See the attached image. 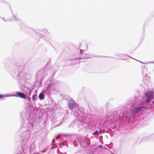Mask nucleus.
Returning <instances> with one entry per match:
<instances>
[{"mask_svg":"<svg viewBox=\"0 0 154 154\" xmlns=\"http://www.w3.org/2000/svg\"><path fill=\"white\" fill-rule=\"evenodd\" d=\"M22 118L21 123V128H24L26 130L22 132L20 134V137L22 139L21 143L22 150L24 153L27 152L30 153L35 146V143L34 141L30 143L29 142V140L31 134L30 131L33 130L38 125L36 120L33 117L32 114H30L29 112H26L24 116L22 115Z\"/></svg>","mask_w":154,"mask_h":154,"instance_id":"1","label":"nucleus"},{"mask_svg":"<svg viewBox=\"0 0 154 154\" xmlns=\"http://www.w3.org/2000/svg\"><path fill=\"white\" fill-rule=\"evenodd\" d=\"M148 107L146 106H135L128 110L121 111H110L107 115L106 122L111 121V122L117 121L126 118V120L131 121L137 116V114L142 111H144Z\"/></svg>","mask_w":154,"mask_h":154,"instance_id":"2","label":"nucleus"},{"mask_svg":"<svg viewBox=\"0 0 154 154\" xmlns=\"http://www.w3.org/2000/svg\"><path fill=\"white\" fill-rule=\"evenodd\" d=\"M4 68L8 70L9 72L14 78L18 80V81L22 85L24 84L25 80L27 78L26 77V73L23 71V66L25 65L20 66V63H16L11 66L10 68L8 63L5 61L4 62Z\"/></svg>","mask_w":154,"mask_h":154,"instance_id":"3","label":"nucleus"},{"mask_svg":"<svg viewBox=\"0 0 154 154\" xmlns=\"http://www.w3.org/2000/svg\"><path fill=\"white\" fill-rule=\"evenodd\" d=\"M88 114L87 110L79 107L74 112V116L83 120L80 121L79 125V127L82 129L87 127L92 122L90 116L88 115Z\"/></svg>","mask_w":154,"mask_h":154,"instance_id":"4","label":"nucleus"},{"mask_svg":"<svg viewBox=\"0 0 154 154\" xmlns=\"http://www.w3.org/2000/svg\"><path fill=\"white\" fill-rule=\"evenodd\" d=\"M78 141L81 146L83 148L86 146H88L90 145V140L86 137H84L78 138Z\"/></svg>","mask_w":154,"mask_h":154,"instance_id":"5","label":"nucleus"},{"mask_svg":"<svg viewBox=\"0 0 154 154\" xmlns=\"http://www.w3.org/2000/svg\"><path fill=\"white\" fill-rule=\"evenodd\" d=\"M68 108L72 110L77 107L78 106V104L73 99H71L68 102Z\"/></svg>","mask_w":154,"mask_h":154,"instance_id":"6","label":"nucleus"},{"mask_svg":"<svg viewBox=\"0 0 154 154\" xmlns=\"http://www.w3.org/2000/svg\"><path fill=\"white\" fill-rule=\"evenodd\" d=\"M17 95H13L11 96L19 97L23 99H26V96L23 92H15Z\"/></svg>","mask_w":154,"mask_h":154,"instance_id":"7","label":"nucleus"},{"mask_svg":"<svg viewBox=\"0 0 154 154\" xmlns=\"http://www.w3.org/2000/svg\"><path fill=\"white\" fill-rule=\"evenodd\" d=\"M153 92L152 91H149V92L146 93L145 95L146 97H152L153 98Z\"/></svg>","mask_w":154,"mask_h":154,"instance_id":"8","label":"nucleus"},{"mask_svg":"<svg viewBox=\"0 0 154 154\" xmlns=\"http://www.w3.org/2000/svg\"><path fill=\"white\" fill-rule=\"evenodd\" d=\"M93 57L91 55H90L89 54H86V56L84 57H83L82 58H79V59H84V58H90L92 57Z\"/></svg>","mask_w":154,"mask_h":154,"instance_id":"9","label":"nucleus"},{"mask_svg":"<svg viewBox=\"0 0 154 154\" xmlns=\"http://www.w3.org/2000/svg\"><path fill=\"white\" fill-rule=\"evenodd\" d=\"M38 97L40 100H43L45 97L44 94L42 93H41L39 94Z\"/></svg>","mask_w":154,"mask_h":154,"instance_id":"10","label":"nucleus"},{"mask_svg":"<svg viewBox=\"0 0 154 154\" xmlns=\"http://www.w3.org/2000/svg\"><path fill=\"white\" fill-rule=\"evenodd\" d=\"M44 72L43 70L42 69H40L37 72L36 75L37 76H40L41 75H43L42 74Z\"/></svg>","mask_w":154,"mask_h":154,"instance_id":"11","label":"nucleus"},{"mask_svg":"<svg viewBox=\"0 0 154 154\" xmlns=\"http://www.w3.org/2000/svg\"><path fill=\"white\" fill-rule=\"evenodd\" d=\"M93 134L97 135L101 134H102V131H101L96 130L95 132H94L92 134Z\"/></svg>","mask_w":154,"mask_h":154,"instance_id":"12","label":"nucleus"},{"mask_svg":"<svg viewBox=\"0 0 154 154\" xmlns=\"http://www.w3.org/2000/svg\"><path fill=\"white\" fill-rule=\"evenodd\" d=\"M153 98L152 97H146V102L147 103H149L151 100Z\"/></svg>","mask_w":154,"mask_h":154,"instance_id":"13","label":"nucleus"},{"mask_svg":"<svg viewBox=\"0 0 154 154\" xmlns=\"http://www.w3.org/2000/svg\"><path fill=\"white\" fill-rule=\"evenodd\" d=\"M27 91L26 93V94H28L29 95H30L32 92V90H31L30 88H27Z\"/></svg>","mask_w":154,"mask_h":154,"instance_id":"14","label":"nucleus"},{"mask_svg":"<svg viewBox=\"0 0 154 154\" xmlns=\"http://www.w3.org/2000/svg\"><path fill=\"white\" fill-rule=\"evenodd\" d=\"M71 144H73L75 146H77L78 145V141L77 140H74L71 142Z\"/></svg>","mask_w":154,"mask_h":154,"instance_id":"15","label":"nucleus"},{"mask_svg":"<svg viewBox=\"0 0 154 154\" xmlns=\"http://www.w3.org/2000/svg\"><path fill=\"white\" fill-rule=\"evenodd\" d=\"M9 96L8 94L3 95L1 94H0V98H2L3 97H6Z\"/></svg>","mask_w":154,"mask_h":154,"instance_id":"16","label":"nucleus"},{"mask_svg":"<svg viewBox=\"0 0 154 154\" xmlns=\"http://www.w3.org/2000/svg\"><path fill=\"white\" fill-rule=\"evenodd\" d=\"M20 26L21 27L20 29H23L24 30L25 28H26V27H25V25L23 23L21 24Z\"/></svg>","mask_w":154,"mask_h":154,"instance_id":"17","label":"nucleus"},{"mask_svg":"<svg viewBox=\"0 0 154 154\" xmlns=\"http://www.w3.org/2000/svg\"><path fill=\"white\" fill-rule=\"evenodd\" d=\"M40 32L42 33L43 32H44L46 34H47L48 33V30L46 29H44L42 30H40Z\"/></svg>","mask_w":154,"mask_h":154,"instance_id":"18","label":"nucleus"},{"mask_svg":"<svg viewBox=\"0 0 154 154\" xmlns=\"http://www.w3.org/2000/svg\"><path fill=\"white\" fill-rule=\"evenodd\" d=\"M146 69L145 68H144V69H143V71H142V73H143V76H145L146 75V73H144L143 72V71H144L145 70H146Z\"/></svg>","mask_w":154,"mask_h":154,"instance_id":"19","label":"nucleus"},{"mask_svg":"<svg viewBox=\"0 0 154 154\" xmlns=\"http://www.w3.org/2000/svg\"><path fill=\"white\" fill-rule=\"evenodd\" d=\"M36 34L39 37V38H41L42 37H43V36L41 34L39 33H37Z\"/></svg>","mask_w":154,"mask_h":154,"instance_id":"20","label":"nucleus"},{"mask_svg":"<svg viewBox=\"0 0 154 154\" xmlns=\"http://www.w3.org/2000/svg\"><path fill=\"white\" fill-rule=\"evenodd\" d=\"M14 18L15 19L16 21H18L19 22H20V19H19L18 18H17L14 15Z\"/></svg>","mask_w":154,"mask_h":154,"instance_id":"21","label":"nucleus"},{"mask_svg":"<svg viewBox=\"0 0 154 154\" xmlns=\"http://www.w3.org/2000/svg\"><path fill=\"white\" fill-rule=\"evenodd\" d=\"M36 96V95H35V94L33 95L32 97V100H34L35 99V97Z\"/></svg>","mask_w":154,"mask_h":154,"instance_id":"22","label":"nucleus"},{"mask_svg":"<svg viewBox=\"0 0 154 154\" xmlns=\"http://www.w3.org/2000/svg\"><path fill=\"white\" fill-rule=\"evenodd\" d=\"M48 91V94H50V91H49L48 90H45L44 91V93L45 94Z\"/></svg>","mask_w":154,"mask_h":154,"instance_id":"23","label":"nucleus"},{"mask_svg":"<svg viewBox=\"0 0 154 154\" xmlns=\"http://www.w3.org/2000/svg\"><path fill=\"white\" fill-rule=\"evenodd\" d=\"M45 41H46V42L48 43V44L50 43V42H49V41L51 40V39H49L48 40H47L46 39H45Z\"/></svg>","mask_w":154,"mask_h":154,"instance_id":"24","label":"nucleus"},{"mask_svg":"<svg viewBox=\"0 0 154 154\" xmlns=\"http://www.w3.org/2000/svg\"><path fill=\"white\" fill-rule=\"evenodd\" d=\"M84 50H82V49H80V53L82 54L83 52H84Z\"/></svg>","mask_w":154,"mask_h":154,"instance_id":"25","label":"nucleus"},{"mask_svg":"<svg viewBox=\"0 0 154 154\" xmlns=\"http://www.w3.org/2000/svg\"><path fill=\"white\" fill-rule=\"evenodd\" d=\"M88 154H94V152L92 151H91L88 153Z\"/></svg>","mask_w":154,"mask_h":154,"instance_id":"26","label":"nucleus"},{"mask_svg":"<svg viewBox=\"0 0 154 154\" xmlns=\"http://www.w3.org/2000/svg\"><path fill=\"white\" fill-rule=\"evenodd\" d=\"M59 137H58V136H56V137H55V138L56 139H58V138H59Z\"/></svg>","mask_w":154,"mask_h":154,"instance_id":"27","label":"nucleus"},{"mask_svg":"<svg viewBox=\"0 0 154 154\" xmlns=\"http://www.w3.org/2000/svg\"><path fill=\"white\" fill-rule=\"evenodd\" d=\"M27 99H28V100H29V101H30V99H30V98L29 97H28L27 98Z\"/></svg>","mask_w":154,"mask_h":154,"instance_id":"28","label":"nucleus"},{"mask_svg":"<svg viewBox=\"0 0 154 154\" xmlns=\"http://www.w3.org/2000/svg\"><path fill=\"white\" fill-rule=\"evenodd\" d=\"M46 149H45V150H43V151H42V152H45L46 151Z\"/></svg>","mask_w":154,"mask_h":154,"instance_id":"29","label":"nucleus"},{"mask_svg":"<svg viewBox=\"0 0 154 154\" xmlns=\"http://www.w3.org/2000/svg\"><path fill=\"white\" fill-rule=\"evenodd\" d=\"M99 137L100 138H102L103 137V136H100Z\"/></svg>","mask_w":154,"mask_h":154,"instance_id":"30","label":"nucleus"},{"mask_svg":"<svg viewBox=\"0 0 154 154\" xmlns=\"http://www.w3.org/2000/svg\"><path fill=\"white\" fill-rule=\"evenodd\" d=\"M152 103L153 104H154V100L152 101Z\"/></svg>","mask_w":154,"mask_h":154,"instance_id":"31","label":"nucleus"},{"mask_svg":"<svg viewBox=\"0 0 154 154\" xmlns=\"http://www.w3.org/2000/svg\"><path fill=\"white\" fill-rule=\"evenodd\" d=\"M59 146H60V147H61V143H59Z\"/></svg>","mask_w":154,"mask_h":154,"instance_id":"32","label":"nucleus"},{"mask_svg":"<svg viewBox=\"0 0 154 154\" xmlns=\"http://www.w3.org/2000/svg\"><path fill=\"white\" fill-rule=\"evenodd\" d=\"M103 133L105 132V130H103Z\"/></svg>","mask_w":154,"mask_h":154,"instance_id":"33","label":"nucleus"},{"mask_svg":"<svg viewBox=\"0 0 154 154\" xmlns=\"http://www.w3.org/2000/svg\"><path fill=\"white\" fill-rule=\"evenodd\" d=\"M28 28V29H31V28Z\"/></svg>","mask_w":154,"mask_h":154,"instance_id":"34","label":"nucleus"},{"mask_svg":"<svg viewBox=\"0 0 154 154\" xmlns=\"http://www.w3.org/2000/svg\"><path fill=\"white\" fill-rule=\"evenodd\" d=\"M3 19L5 21H6V20L4 19V17H3Z\"/></svg>","mask_w":154,"mask_h":154,"instance_id":"35","label":"nucleus"},{"mask_svg":"<svg viewBox=\"0 0 154 154\" xmlns=\"http://www.w3.org/2000/svg\"><path fill=\"white\" fill-rule=\"evenodd\" d=\"M54 140H55L54 139L53 140L52 142H53Z\"/></svg>","mask_w":154,"mask_h":154,"instance_id":"36","label":"nucleus"},{"mask_svg":"<svg viewBox=\"0 0 154 154\" xmlns=\"http://www.w3.org/2000/svg\"><path fill=\"white\" fill-rule=\"evenodd\" d=\"M93 138V137H91V138Z\"/></svg>","mask_w":154,"mask_h":154,"instance_id":"37","label":"nucleus"},{"mask_svg":"<svg viewBox=\"0 0 154 154\" xmlns=\"http://www.w3.org/2000/svg\"><path fill=\"white\" fill-rule=\"evenodd\" d=\"M129 56V57H130L131 58V57H130V56ZM131 58H132V57H131Z\"/></svg>","mask_w":154,"mask_h":154,"instance_id":"38","label":"nucleus"},{"mask_svg":"<svg viewBox=\"0 0 154 154\" xmlns=\"http://www.w3.org/2000/svg\"><path fill=\"white\" fill-rule=\"evenodd\" d=\"M112 154H114L113 153H112Z\"/></svg>","mask_w":154,"mask_h":154,"instance_id":"39","label":"nucleus"}]
</instances>
